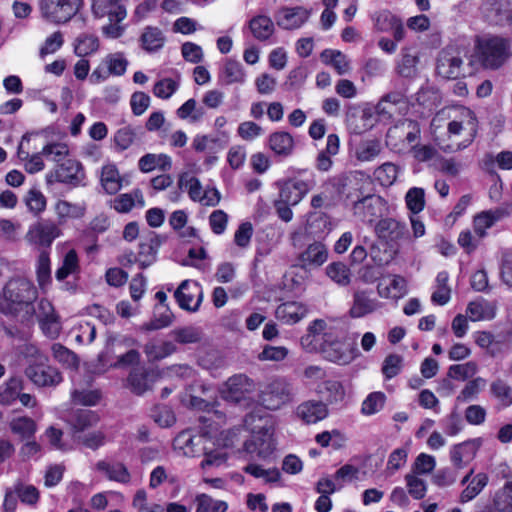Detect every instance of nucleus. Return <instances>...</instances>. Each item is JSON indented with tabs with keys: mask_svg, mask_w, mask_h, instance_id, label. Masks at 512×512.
I'll use <instances>...</instances> for the list:
<instances>
[{
	"mask_svg": "<svg viewBox=\"0 0 512 512\" xmlns=\"http://www.w3.org/2000/svg\"><path fill=\"white\" fill-rule=\"evenodd\" d=\"M214 418L221 421L222 416L216 411L208 412L206 416L200 417L205 424L201 434L192 435L189 431H183L174 440L175 449L182 451L185 456L195 457L203 453L205 459L201 462L202 468L224 464L227 454L221 447L234 445L235 431L229 432L224 438H219L218 427L212 425V422L215 423Z\"/></svg>",
	"mask_w": 512,
	"mask_h": 512,
	"instance_id": "obj_1",
	"label": "nucleus"
},
{
	"mask_svg": "<svg viewBox=\"0 0 512 512\" xmlns=\"http://www.w3.org/2000/svg\"><path fill=\"white\" fill-rule=\"evenodd\" d=\"M37 298V289L26 278L9 280L0 293V313L15 316L26 310Z\"/></svg>",
	"mask_w": 512,
	"mask_h": 512,
	"instance_id": "obj_2",
	"label": "nucleus"
},
{
	"mask_svg": "<svg viewBox=\"0 0 512 512\" xmlns=\"http://www.w3.org/2000/svg\"><path fill=\"white\" fill-rule=\"evenodd\" d=\"M244 426L252 434V439L244 444L245 451L263 460L271 458L275 452V441L269 419L252 413L246 416Z\"/></svg>",
	"mask_w": 512,
	"mask_h": 512,
	"instance_id": "obj_3",
	"label": "nucleus"
},
{
	"mask_svg": "<svg viewBox=\"0 0 512 512\" xmlns=\"http://www.w3.org/2000/svg\"><path fill=\"white\" fill-rule=\"evenodd\" d=\"M28 366L25 374L38 387H55L63 377L61 373L48 364V358L36 346L27 345L24 350Z\"/></svg>",
	"mask_w": 512,
	"mask_h": 512,
	"instance_id": "obj_4",
	"label": "nucleus"
},
{
	"mask_svg": "<svg viewBox=\"0 0 512 512\" xmlns=\"http://www.w3.org/2000/svg\"><path fill=\"white\" fill-rule=\"evenodd\" d=\"M312 331H323V335L318 336L321 340L319 352L323 357L331 362L346 364L351 360L347 353L346 345L342 342L343 332L334 326H329L324 320L317 319L311 325Z\"/></svg>",
	"mask_w": 512,
	"mask_h": 512,
	"instance_id": "obj_5",
	"label": "nucleus"
},
{
	"mask_svg": "<svg viewBox=\"0 0 512 512\" xmlns=\"http://www.w3.org/2000/svg\"><path fill=\"white\" fill-rule=\"evenodd\" d=\"M480 59L485 68L498 69L511 57V40L500 36H493L480 45Z\"/></svg>",
	"mask_w": 512,
	"mask_h": 512,
	"instance_id": "obj_6",
	"label": "nucleus"
},
{
	"mask_svg": "<svg viewBox=\"0 0 512 512\" xmlns=\"http://www.w3.org/2000/svg\"><path fill=\"white\" fill-rule=\"evenodd\" d=\"M256 390L252 379L245 374H235L225 381L220 388L221 397L233 403L248 401Z\"/></svg>",
	"mask_w": 512,
	"mask_h": 512,
	"instance_id": "obj_7",
	"label": "nucleus"
},
{
	"mask_svg": "<svg viewBox=\"0 0 512 512\" xmlns=\"http://www.w3.org/2000/svg\"><path fill=\"white\" fill-rule=\"evenodd\" d=\"M82 5L83 0H42L40 8L46 20L61 24L76 15Z\"/></svg>",
	"mask_w": 512,
	"mask_h": 512,
	"instance_id": "obj_8",
	"label": "nucleus"
},
{
	"mask_svg": "<svg viewBox=\"0 0 512 512\" xmlns=\"http://www.w3.org/2000/svg\"><path fill=\"white\" fill-rule=\"evenodd\" d=\"M45 178L47 184L65 183L78 186L85 179V172L78 160L67 158L49 171Z\"/></svg>",
	"mask_w": 512,
	"mask_h": 512,
	"instance_id": "obj_9",
	"label": "nucleus"
},
{
	"mask_svg": "<svg viewBox=\"0 0 512 512\" xmlns=\"http://www.w3.org/2000/svg\"><path fill=\"white\" fill-rule=\"evenodd\" d=\"M41 136L38 133L25 134L18 147V158L24 162L26 171L30 174L37 173L44 168L42 151L36 152Z\"/></svg>",
	"mask_w": 512,
	"mask_h": 512,
	"instance_id": "obj_10",
	"label": "nucleus"
},
{
	"mask_svg": "<svg viewBox=\"0 0 512 512\" xmlns=\"http://www.w3.org/2000/svg\"><path fill=\"white\" fill-rule=\"evenodd\" d=\"M61 235L62 230L56 223L50 220H42L29 226L25 234V241L28 245L36 248H48Z\"/></svg>",
	"mask_w": 512,
	"mask_h": 512,
	"instance_id": "obj_11",
	"label": "nucleus"
},
{
	"mask_svg": "<svg viewBox=\"0 0 512 512\" xmlns=\"http://www.w3.org/2000/svg\"><path fill=\"white\" fill-rule=\"evenodd\" d=\"M174 297L181 309L196 312L203 300V289L197 281L187 279L176 289Z\"/></svg>",
	"mask_w": 512,
	"mask_h": 512,
	"instance_id": "obj_12",
	"label": "nucleus"
},
{
	"mask_svg": "<svg viewBox=\"0 0 512 512\" xmlns=\"http://www.w3.org/2000/svg\"><path fill=\"white\" fill-rule=\"evenodd\" d=\"M95 18H108L110 22H122L127 16L123 0H90Z\"/></svg>",
	"mask_w": 512,
	"mask_h": 512,
	"instance_id": "obj_13",
	"label": "nucleus"
},
{
	"mask_svg": "<svg viewBox=\"0 0 512 512\" xmlns=\"http://www.w3.org/2000/svg\"><path fill=\"white\" fill-rule=\"evenodd\" d=\"M381 307V303L374 297L372 292L364 289H356L353 292L352 305L349 309L351 318H363L374 313Z\"/></svg>",
	"mask_w": 512,
	"mask_h": 512,
	"instance_id": "obj_14",
	"label": "nucleus"
},
{
	"mask_svg": "<svg viewBox=\"0 0 512 512\" xmlns=\"http://www.w3.org/2000/svg\"><path fill=\"white\" fill-rule=\"evenodd\" d=\"M375 232L379 239L385 241L390 246L397 244L408 236L405 223L394 218L381 219L375 226Z\"/></svg>",
	"mask_w": 512,
	"mask_h": 512,
	"instance_id": "obj_15",
	"label": "nucleus"
},
{
	"mask_svg": "<svg viewBox=\"0 0 512 512\" xmlns=\"http://www.w3.org/2000/svg\"><path fill=\"white\" fill-rule=\"evenodd\" d=\"M36 316L40 322L43 332L51 337L55 338L58 336L61 323L59 316L55 312L52 303L47 299H41L38 302Z\"/></svg>",
	"mask_w": 512,
	"mask_h": 512,
	"instance_id": "obj_16",
	"label": "nucleus"
},
{
	"mask_svg": "<svg viewBox=\"0 0 512 512\" xmlns=\"http://www.w3.org/2000/svg\"><path fill=\"white\" fill-rule=\"evenodd\" d=\"M462 64L463 61L458 55H454L449 50H443L438 56L436 71L444 79H457L463 75Z\"/></svg>",
	"mask_w": 512,
	"mask_h": 512,
	"instance_id": "obj_17",
	"label": "nucleus"
},
{
	"mask_svg": "<svg viewBox=\"0 0 512 512\" xmlns=\"http://www.w3.org/2000/svg\"><path fill=\"white\" fill-rule=\"evenodd\" d=\"M374 26L380 32H390L395 41H402L405 36V29L401 19L389 11H381L374 15Z\"/></svg>",
	"mask_w": 512,
	"mask_h": 512,
	"instance_id": "obj_18",
	"label": "nucleus"
},
{
	"mask_svg": "<svg viewBox=\"0 0 512 512\" xmlns=\"http://www.w3.org/2000/svg\"><path fill=\"white\" fill-rule=\"evenodd\" d=\"M327 257L328 251L325 245L321 242H314L298 256L297 262L292 266V268L301 266L309 270L312 266H321L327 260Z\"/></svg>",
	"mask_w": 512,
	"mask_h": 512,
	"instance_id": "obj_19",
	"label": "nucleus"
},
{
	"mask_svg": "<svg viewBox=\"0 0 512 512\" xmlns=\"http://www.w3.org/2000/svg\"><path fill=\"white\" fill-rule=\"evenodd\" d=\"M382 207V198L376 195H368L354 203L355 214L362 216L369 223L381 214Z\"/></svg>",
	"mask_w": 512,
	"mask_h": 512,
	"instance_id": "obj_20",
	"label": "nucleus"
},
{
	"mask_svg": "<svg viewBox=\"0 0 512 512\" xmlns=\"http://www.w3.org/2000/svg\"><path fill=\"white\" fill-rule=\"evenodd\" d=\"M290 184L292 185L290 198H293L291 204L296 205L315 187L316 181L312 172L303 171L299 176L290 178Z\"/></svg>",
	"mask_w": 512,
	"mask_h": 512,
	"instance_id": "obj_21",
	"label": "nucleus"
},
{
	"mask_svg": "<svg viewBox=\"0 0 512 512\" xmlns=\"http://www.w3.org/2000/svg\"><path fill=\"white\" fill-rule=\"evenodd\" d=\"M145 199L140 189H134L129 193H123L115 197L111 202V207L118 213H128L133 208H143Z\"/></svg>",
	"mask_w": 512,
	"mask_h": 512,
	"instance_id": "obj_22",
	"label": "nucleus"
},
{
	"mask_svg": "<svg viewBox=\"0 0 512 512\" xmlns=\"http://www.w3.org/2000/svg\"><path fill=\"white\" fill-rule=\"evenodd\" d=\"M296 415L305 423L311 424L326 418L328 409L321 401H307L298 406Z\"/></svg>",
	"mask_w": 512,
	"mask_h": 512,
	"instance_id": "obj_23",
	"label": "nucleus"
},
{
	"mask_svg": "<svg viewBox=\"0 0 512 512\" xmlns=\"http://www.w3.org/2000/svg\"><path fill=\"white\" fill-rule=\"evenodd\" d=\"M96 470L103 473L105 477L111 481L121 484H129L131 474L127 467L120 462H108L105 460L96 463Z\"/></svg>",
	"mask_w": 512,
	"mask_h": 512,
	"instance_id": "obj_24",
	"label": "nucleus"
},
{
	"mask_svg": "<svg viewBox=\"0 0 512 512\" xmlns=\"http://www.w3.org/2000/svg\"><path fill=\"white\" fill-rule=\"evenodd\" d=\"M138 168L143 173H149L156 169L166 172L172 168V158L164 153H148L139 159Z\"/></svg>",
	"mask_w": 512,
	"mask_h": 512,
	"instance_id": "obj_25",
	"label": "nucleus"
},
{
	"mask_svg": "<svg viewBox=\"0 0 512 512\" xmlns=\"http://www.w3.org/2000/svg\"><path fill=\"white\" fill-rule=\"evenodd\" d=\"M318 393L326 401V405H342L345 400V389L337 380H325L318 386Z\"/></svg>",
	"mask_w": 512,
	"mask_h": 512,
	"instance_id": "obj_26",
	"label": "nucleus"
},
{
	"mask_svg": "<svg viewBox=\"0 0 512 512\" xmlns=\"http://www.w3.org/2000/svg\"><path fill=\"white\" fill-rule=\"evenodd\" d=\"M54 211L59 224H64L69 220L82 218L85 214L86 207L84 204L58 200L54 205Z\"/></svg>",
	"mask_w": 512,
	"mask_h": 512,
	"instance_id": "obj_27",
	"label": "nucleus"
},
{
	"mask_svg": "<svg viewBox=\"0 0 512 512\" xmlns=\"http://www.w3.org/2000/svg\"><path fill=\"white\" fill-rule=\"evenodd\" d=\"M476 449L471 441L454 445L450 450V460L456 470L463 469L475 456Z\"/></svg>",
	"mask_w": 512,
	"mask_h": 512,
	"instance_id": "obj_28",
	"label": "nucleus"
},
{
	"mask_svg": "<svg viewBox=\"0 0 512 512\" xmlns=\"http://www.w3.org/2000/svg\"><path fill=\"white\" fill-rule=\"evenodd\" d=\"M100 182L108 194H116L122 188V177L114 164H106L101 169Z\"/></svg>",
	"mask_w": 512,
	"mask_h": 512,
	"instance_id": "obj_29",
	"label": "nucleus"
},
{
	"mask_svg": "<svg viewBox=\"0 0 512 512\" xmlns=\"http://www.w3.org/2000/svg\"><path fill=\"white\" fill-rule=\"evenodd\" d=\"M80 272L79 257L75 249L68 250L61 261L60 266L55 272L57 281L62 282L70 275H76Z\"/></svg>",
	"mask_w": 512,
	"mask_h": 512,
	"instance_id": "obj_30",
	"label": "nucleus"
},
{
	"mask_svg": "<svg viewBox=\"0 0 512 512\" xmlns=\"http://www.w3.org/2000/svg\"><path fill=\"white\" fill-rule=\"evenodd\" d=\"M36 276L39 289L46 293L51 285V261L47 251H41L36 262Z\"/></svg>",
	"mask_w": 512,
	"mask_h": 512,
	"instance_id": "obj_31",
	"label": "nucleus"
},
{
	"mask_svg": "<svg viewBox=\"0 0 512 512\" xmlns=\"http://www.w3.org/2000/svg\"><path fill=\"white\" fill-rule=\"evenodd\" d=\"M157 375L154 372H145L142 369H134L128 378L131 390L136 394H143L149 390L156 380Z\"/></svg>",
	"mask_w": 512,
	"mask_h": 512,
	"instance_id": "obj_32",
	"label": "nucleus"
},
{
	"mask_svg": "<svg viewBox=\"0 0 512 512\" xmlns=\"http://www.w3.org/2000/svg\"><path fill=\"white\" fill-rule=\"evenodd\" d=\"M176 351V346L171 341L150 340L144 346V352L149 361L164 359Z\"/></svg>",
	"mask_w": 512,
	"mask_h": 512,
	"instance_id": "obj_33",
	"label": "nucleus"
},
{
	"mask_svg": "<svg viewBox=\"0 0 512 512\" xmlns=\"http://www.w3.org/2000/svg\"><path fill=\"white\" fill-rule=\"evenodd\" d=\"M140 42L145 51L153 53L164 46L165 36L159 28L147 26L143 29Z\"/></svg>",
	"mask_w": 512,
	"mask_h": 512,
	"instance_id": "obj_34",
	"label": "nucleus"
},
{
	"mask_svg": "<svg viewBox=\"0 0 512 512\" xmlns=\"http://www.w3.org/2000/svg\"><path fill=\"white\" fill-rule=\"evenodd\" d=\"M173 322V313L167 305H157L154 309V316L141 326L143 331L160 330L170 326Z\"/></svg>",
	"mask_w": 512,
	"mask_h": 512,
	"instance_id": "obj_35",
	"label": "nucleus"
},
{
	"mask_svg": "<svg viewBox=\"0 0 512 512\" xmlns=\"http://www.w3.org/2000/svg\"><path fill=\"white\" fill-rule=\"evenodd\" d=\"M11 432L21 439H31L37 431L36 422L27 416H17L9 421Z\"/></svg>",
	"mask_w": 512,
	"mask_h": 512,
	"instance_id": "obj_36",
	"label": "nucleus"
},
{
	"mask_svg": "<svg viewBox=\"0 0 512 512\" xmlns=\"http://www.w3.org/2000/svg\"><path fill=\"white\" fill-rule=\"evenodd\" d=\"M492 506L495 512H512V476L495 493Z\"/></svg>",
	"mask_w": 512,
	"mask_h": 512,
	"instance_id": "obj_37",
	"label": "nucleus"
},
{
	"mask_svg": "<svg viewBox=\"0 0 512 512\" xmlns=\"http://www.w3.org/2000/svg\"><path fill=\"white\" fill-rule=\"evenodd\" d=\"M176 115L179 119L194 124L203 119L204 110L195 99L190 98L176 110Z\"/></svg>",
	"mask_w": 512,
	"mask_h": 512,
	"instance_id": "obj_38",
	"label": "nucleus"
},
{
	"mask_svg": "<svg viewBox=\"0 0 512 512\" xmlns=\"http://www.w3.org/2000/svg\"><path fill=\"white\" fill-rule=\"evenodd\" d=\"M99 49V39L92 34H81L74 41V52L79 57L94 54Z\"/></svg>",
	"mask_w": 512,
	"mask_h": 512,
	"instance_id": "obj_39",
	"label": "nucleus"
},
{
	"mask_svg": "<svg viewBox=\"0 0 512 512\" xmlns=\"http://www.w3.org/2000/svg\"><path fill=\"white\" fill-rule=\"evenodd\" d=\"M489 477L486 473H478L473 476L470 483L460 494V502L466 503L473 500L488 484Z\"/></svg>",
	"mask_w": 512,
	"mask_h": 512,
	"instance_id": "obj_40",
	"label": "nucleus"
},
{
	"mask_svg": "<svg viewBox=\"0 0 512 512\" xmlns=\"http://www.w3.org/2000/svg\"><path fill=\"white\" fill-rule=\"evenodd\" d=\"M194 502L196 504L195 512H226L228 509V504L225 501L213 499L205 493L197 494Z\"/></svg>",
	"mask_w": 512,
	"mask_h": 512,
	"instance_id": "obj_41",
	"label": "nucleus"
},
{
	"mask_svg": "<svg viewBox=\"0 0 512 512\" xmlns=\"http://www.w3.org/2000/svg\"><path fill=\"white\" fill-rule=\"evenodd\" d=\"M14 491L18 494L19 500L26 505L34 506L40 498L39 490L32 484L22 480L13 483Z\"/></svg>",
	"mask_w": 512,
	"mask_h": 512,
	"instance_id": "obj_42",
	"label": "nucleus"
},
{
	"mask_svg": "<svg viewBox=\"0 0 512 512\" xmlns=\"http://www.w3.org/2000/svg\"><path fill=\"white\" fill-rule=\"evenodd\" d=\"M172 337L180 344H196L203 338L202 330L195 326L176 328L171 332Z\"/></svg>",
	"mask_w": 512,
	"mask_h": 512,
	"instance_id": "obj_43",
	"label": "nucleus"
},
{
	"mask_svg": "<svg viewBox=\"0 0 512 512\" xmlns=\"http://www.w3.org/2000/svg\"><path fill=\"white\" fill-rule=\"evenodd\" d=\"M381 152V142L378 139H367L361 141L355 151L357 160L365 162L371 161Z\"/></svg>",
	"mask_w": 512,
	"mask_h": 512,
	"instance_id": "obj_44",
	"label": "nucleus"
},
{
	"mask_svg": "<svg viewBox=\"0 0 512 512\" xmlns=\"http://www.w3.org/2000/svg\"><path fill=\"white\" fill-rule=\"evenodd\" d=\"M250 30L258 40L268 39L274 32V24L266 16H257L249 23Z\"/></svg>",
	"mask_w": 512,
	"mask_h": 512,
	"instance_id": "obj_45",
	"label": "nucleus"
},
{
	"mask_svg": "<svg viewBox=\"0 0 512 512\" xmlns=\"http://www.w3.org/2000/svg\"><path fill=\"white\" fill-rule=\"evenodd\" d=\"M449 275L446 271H441L436 277V291L431 296L432 302L438 305H445L450 299L451 289L448 286Z\"/></svg>",
	"mask_w": 512,
	"mask_h": 512,
	"instance_id": "obj_46",
	"label": "nucleus"
},
{
	"mask_svg": "<svg viewBox=\"0 0 512 512\" xmlns=\"http://www.w3.org/2000/svg\"><path fill=\"white\" fill-rule=\"evenodd\" d=\"M483 10L492 21L500 24L504 21L508 12V3L503 0H486Z\"/></svg>",
	"mask_w": 512,
	"mask_h": 512,
	"instance_id": "obj_47",
	"label": "nucleus"
},
{
	"mask_svg": "<svg viewBox=\"0 0 512 512\" xmlns=\"http://www.w3.org/2000/svg\"><path fill=\"white\" fill-rule=\"evenodd\" d=\"M22 389L21 380L18 378H11L0 386V403L10 405L19 396Z\"/></svg>",
	"mask_w": 512,
	"mask_h": 512,
	"instance_id": "obj_48",
	"label": "nucleus"
},
{
	"mask_svg": "<svg viewBox=\"0 0 512 512\" xmlns=\"http://www.w3.org/2000/svg\"><path fill=\"white\" fill-rule=\"evenodd\" d=\"M178 184L181 189L187 191L191 200L200 203L204 189L198 178L189 176L185 173L179 177Z\"/></svg>",
	"mask_w": 512,
	"mask_h": 512,
	"instance_id": "obj_49",
	"label": "nucleus"
},
{
	"mask_svg": "<svg viewBox=\"0 0 512 512\" xmlns=\"http://www.w3.org/2000/svg\"><path fill=\"white\" fill-rule=\"evenodd\" d=\"M180 87V78H163L155 83L153 94L160 99H169Z\"/></svg>",
	"mask_w": 512,
	"mask_h": 512,
	"instance_id": "obj_50",
	"label": "nucleus"
},
{
	"mask_svg": "<svg viewBox=\"0 0 512 512\" xmlns=\"http://www.w3.org/2000/svg\"><path fill=\"white\" fill-rule=\"evenodd\" d=\"M103 61L113 76H122L127 70L128 61L121 52L110 53Z\"/></svg>",
	"mask_w": 512,
	"mask_h": 512,
	"instance_id": "obj_51",
	"label": "nucleus"
},
{
	"mask_svg": "<svg viewBox=\"0 0 512 512\" xmlns=\"http://www.w3.org/2000/svg\"><path fill=\"white\" fill-rule=\"evenodd\" d=\"M99 421V416L91 410H80L76 413L73 420V429L75 433L84 432L86 429L95 426Z\"/></svg>",
	"mask_w": 512,
	"mask_h": 512,
	"instance_id": "obj_52",
	"label": "nucleus"
},
{
	"mask_svg": "<svg viewBox=\"0 0 512 512\" xmlns=\"http://www.w3.org/2000/svg\"><path fill=\"white\" fill-rule=\"evenodd\" d=\"M223 76L226 84H242L246 80V74L242 65L234 60H227L223 68Z\"/></svg>",
	"mask_w": 512,
	"mask_h": 512,
	"instance_id": "obj_53",
	"label": "nucleus"
},
{
	"mask_svg": "<svg viewBox=\"0 0 512 512\" xmlns=\"http://www.w3.org/2000/svg\"><path fill=\"white\" fill-rule=\"evenodd\" d=\"M327 276L339 285L346 286L350 283V270L342 262H333L326 267Z\"/></svg>",
	"mask_w": 512,
	"mask_h": 512,
	"instance_id": "obj_54",
	"label": "nucleus"
},
{
	"mask_svg": "<svg viewBox=\"0 0 512 512\" xmlns=\"http://www.w3.org/2000/svg\"><path fill=\"white\" fill-rule=\"evenodd\" d=\"M137 130L132 126H125L118 129L114 134V143L118 150L128 149L136 140Z\"/></svg>",
	"mask_w": 512,
	"mask_h": 512,
	"instance_id": "obj_55",
	"label": "nucleus"
},
{
	"mask_svg": "<svg viewBox=\"0 0 512 512\" xmlns=\"http://www.w3.org/2000/svg\"><path fill=\"white\" fill-rule=\"evenodd\" d=\"M132 506L136 512H164L162 505L156 503L150 504L148 502L147 492L144 489L136 491Z\"/></svg>",
	"mask_w": 512,
	"mask_h": 512,
	"instance_id": "obj_56",
	"label": "nucleus"
},
{
	"mask_svg": "<svg viewBox=\"0 0 512 512\" xmlns=\"http://www.w3.org/2000/svg\"><path fill=\"white\" fill-rule=\"evenodd\" d=\"M386 401V396L383 392H372L362 403L361 412L364 415H373L379 412Z\"/></svg>",
	"mask_w": 512,
	"mask_h": 512,
	"instance_id": "obj_57",
	"label": "nucleus"
},
{
	"mask_svg": "<svg viewBox=\"0 0 512 512\" xmlns=\"http://www.w3.org/2000/svg\"><path fill=\"white\" fill-rule=\"evenodd\" d=\"M407 208L414 214L421 212L425 206L424 189L413 187L408 190L405 196Z\"/></svg>",
	"mask_w": 512,
	"mask_h": 512,
	"instance_id": "obj_58",
	"label": "nucleus"
},
{
	"mask_svg": "<svg viewBox=\"0 0 512 512\" xmlns=\"http://www.w3.org/2000/svg\"><path fill=\"white\" fill-rule=\"evenodd\" d=\"M491 394L504 406L512 404V388L502 379L493 381L490 385Z\"/></svg>",
	"mask_w": 512,
	"mask_h": 512,
	"instance_id": "obj_59",
	"label": "nucleus"
},
{
	"mask_svg": "<svg viewBox=\"0 0 512 512\" xmlns=\"http://www.w3.org/2000/svg\"><path fill=\"white\" fill-rule=\"evenodd\" d=\"M25 203L28 210L38 215L46 209V197L37 189H30L25 197Z\"/></svg>",
	"mask_w": 512,
	"mask_h": 512,
	"instance_id": "obj_60",
	"label": "nucleus"
},
{
	"mask_svg": "<svg viewBox=\"0 0 512 512\" xmlns=\"http://www.w3.org/2000/svg\"><path fill=\"white\" fill-rule=\"evenodd\" d=\"M42 154L58 164L67 159L69 148L65 143H50L42 147Z\"/></svg>",
	"mask_w": 512,
	"mask_h": 512,
	"instance_id": "obj_61",
	"label": "nucleus"
},
{
	"mask_svg": "<svg viewBox=\"0 0 512 512\" xmlns=\"http://www.w3.org/2000/svg\"><path fill=\"white\" fill-rule=\"evenodd\" d=\"M52 354L56 361L68 368H75L78 365L77 356L61 344H53Z\"/></svg>",
	"mask_w": 512,
	"mask_h": 512,
	"instance_id": "obj_62",
	"label": "nucleus"
},
{
	"mask_svg": "<svg viewBox=\"0 0 512 512\" xmlns=\"http://www.w3.org/2000/svg\"><path fill=\"white\" fill-rule=\"evenodd\" d=\"M327 55L331 56V65L339 75L346 74L350 70L349 61L342 52L326 49L321 53V59H326Z\"/></svg>",
	"mask_w": 512,
	"mask_h": 512,
	"instance_id": "obj_63",
	"label": "nucleus"
},
{
	"mask_svg": "<svg viewBox=\"0 0 512 512\" xmlns=\"http://www.w3.org/2000/svg\"><path fill=\"white\" fill-rule=\"evenodd\" d=\"M477 364L469 361L465 364L451 365L448 369V376L453 379L466 380L477 372Z\"/></svg>",
	"mask_w": 512,
	"mask_h": 512,
	"instance_id": "obj_64",
	"label": "nucleus"
}]
</instances>
